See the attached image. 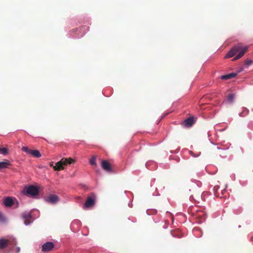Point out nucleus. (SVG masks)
Masks as SVG:
<instances>
[{
    "mask_svg": "<svg viewBox=\"0 0 253 253\" xmlns=\"http://www.w3.org/2000/svg\"><path fill=\"white\" fill-rule=\"evenodd\" d=\"M3 220V217L1 213L0 212V221Z\"/></svg>",
    "mask_w": 253,
    "mask_h": 253,
    "instance_id": "nucleus-21",
    "label": "nucleus"
},
{
    "mask_svg": "<svg viewBox=\"0 0 253 253\" xmlns=\"http://www.w3.org/2000/svg\"><path fill=\"white\" fill-rule=\"evenodd\" d=\"M249 112V110L246 108H243V110L241 113H240L239 115L240 117H244L246 116Z\"/></svg>",
    "mask_w": 253,
    "mask_h": 253,
    "instance_id": "nucleus-16",
    "label": "nucleus"
},
{
    "mask_svg": "<svg viewBox=\"0 0 253 253\" xmlns=\"http://www.w3.org/2000/svg\"><path fill=\"white\" fill-rule=\"evenodd\" d=\"M95 160H96V156H92V158L89 160V164L92 166H96V163L95 162Z\"/></svg>",
    "mask_w": 253,
    "mask_h": 253,
    "instance_id": "nucleus-19",
    "label": "nucleus"
},
{
    "mask_svg": "<svg viewBox=\"0 0 253 253\" xmlns=\"http://www.w3.org/2000/svg\"><path fill=\"white\" fill-rule=\"evenodd\" d=\"M101 167L106 171L110 172L112 170L110 163L107 161H103L102 162Z\"/></svg>",
    "mask_w": 253,
    "mask_h": 253,
    "instance_id": "nucleus-10",
    "label": "nucleus"
},
{
    "mask_svg": "<svg viewBox=\"0 0 253 253\" xmlns=\"http://www.w3.org/2000/svg\"><path fill=\"white\" fill-rule=\"evenodd\" d=\"M238 73H231L227 75H222L220 77V79L223 80H227L237 76Z\"/></svg>",
    "mask_w": 253,
    "mask_h": 253,
    "instance_id": "nucleus-12",
    "label": "nucleus"
},
{
    "mask_svg": "<svg viewBox=\"0 0 253 253\" xmlns=\"http://www.w3.org/2000/svg\"><path fill=\"white\" fill-rule=\"evenodd\" d=\"M196 218L198 219V223H202L206 218V214L202 211H197L195 214Z\"/></svg>",
    "mask_w": 253,
    "mask_h": 253,
    "instance_id": "nucleus-7",
    "label": "nucleus"
},
{
    "mask_svg": "<svg viewBox=\"0 0 253 253\" xmlns=\"http://www.w3.org/2000/svg\"><path fill=\"white\" fill-rule=\"evenodd\" d=\"M59 200L58 197L54 194L50 195L48 197L47 201L51 203V204H55Z\"/></svg>",
    "mask_w": 253,
    "mask_h": 253,
    "instance_id": "nucleus-11",
    "label": "nucleus"
},
{
    "mask_svg": "<svg viewBox=\"0 0 253 253\" xmlns=\"http://www.w3.org/2000/svg\"><path fill=\"white\" fill-rule=\"evenodd\" d=\"M95 205V197H88L86 202L84 204V208H90Z\"/></svg>",
    "mask_w": 253,
    "mask_h": 253,
    "instance_id": "nucleus-6",
    "label": "nucleus"
},
{
    "mask_svg": "<svg viewBox=\"0 0 253 253\" xmlns=\"http://www.w3.org/2000/svg\"><path fill=\"white\" fill-rule=\"evenodd\" d=\"M234 96H235V95L234 94H232V93L229 94L227 97V101L230 103L233 102L234 98Z\"/></svg>",
    "mask_w": 253,
    "mask_h": 253,
    "instance_id": "nucleus-18",
    "label": "nucleus"
},
{
    "mask_svg": "<svg viewBox=\"0 0 253 253\" xmlns=\"http://www.w3.org/2000/svg\"><path fill=\"white\" fill-rule=\"evenodd\" d=\"M54 245L52 242H47L42 246V251L43 252L51 251L54 248Z\"/></svg>",
    "mask_w": 253,
    "mask_h": 253,
    "instance_id": "nucleus-8",
    "label": "nucleus"
},
{
    "mask_svg": "<svg viewBox=\"0 0 253 253\" xmlns=\"http://www.w3.org/2000/svg\"><path fill=\"white\" fill-rule=\"evenodd\" d=\"M248 46H243L240 44L234 46L226 55L225 58H229L234 56L238 53L233 59V61L237 60L241 58L247 51Z\"/></svg>",
    "mask_w": 253,
    "mask_h": 253,
    "instance_id": "nucleus-1",
    "label": "nucleus"
},
{
    "mask_svg": "<svg viewBox=\"0 0 253 253\" xmlns=\"http://www.w3.org/2000/svg\"><path fill=\"white\" fill-rule=\"evenodd\" d=\"M27 195L36 196L39 194V191L38 188L33 185L28 186L24 191Z\"/></svg>",
    "mask_w": 253,
    "mask_h": 253,
    "instance_id": "nucleus-4",
    "label": "nucleus"
},
{
    "mask_svg": "<svg viewBox=\"0 0 253 253\" xmlns=\"http://www.w3.org/2000/svg\"><path fill=\"white\" fill-rule=\"evenodd\" d=\"M22 150L23 151L32 155L33 157L35 158H40L41 156V154L39 151L37 150H31L29 149L27 147H23L22 148Z\"/></svg>",
    "mask_w": 253,
    "mask_h": 253,
    "instance_id": "nucleus-5",
    "label": "nucleus"
},
{
    "mask_svg": "<svg viewBox=\"0 0 253 253\" xmlns=\"http://www.w3.org/2000/svg\"><path fill=\"white\" fill-rule=\"evenodd\" d=\"M3 204L6 207H11L13 204V201L11 198L7 197L4 199Z\"/></svg>",
    "mask_w": 253,
    "mask_h": 253,
    "instance_id": "nucleus-15",
    "label": "nucleus"
},
{
    "mask_svg": "<svg viewBox=\"0 0 253 253\" xmlns=\"http://www.w3.org/2000/svg\"><path fill=\"white\" fill-rule=\"evenodd\" d=\"M194 123V118L193 117H189L186 119L183 123L184 126L187 127L191 126Z\"/></svg>",
    "mask_w": 253,
    "mask_h": 253,
    "instance_id": "nucleus-13",
    "label": "nucleus"
},
{
    "mask_svg": "<svg viewBox=\"0 0 253 253\" xmlns=\"http://www.w3.org/2000/svg\"><path fill=\"white\" fill-rule=\"evenodd\" d=\"M75 162V160L71 157L63 158L55 164L53 169L55 170L60 171L64 169L68 165H71Z\"/></svg>",
    "mask_w": 253,
    "mask_h": 253,
    "instance_id": "nucleus-2",
    "label": "nucleus"
},
{
    "mask_svg": "<svg viewBox=\"0 0 253 253\" xmlns=\"http://www.w3.org/2000/svg\"><path fill=\"white\" fill-rule=\"evenodd\" d=\"M10 166H11V163L8 160L0 162V171H1L3 169L7 168Z\"/></svg>",
    "mask_w": 253,
    "mask_h": 253,
    "instance_id": "nucleus-14",
    "label": "nucleus"
},
{
    "mask_svg": "<svg viewBox=\"0 0 253 253\" xmlns=\"http://www.w3.org/2000/svg\"><path fill=\"white\" fill-rule=\"evenodd\" d=\"M22 217L24 220V223L26 225H29L31 222V215L30 213L25 212L22 214Z\"/></svg>",
    "mask_w": 253,
    "mask_h": 253,
    "instance_id": "nucleus-9",
    "label": "nucleus"
},
{
    "mask_svg": "<svg viewBox=\"0 0 253 253\" xmlns=\"http://www.w3.org/2000/svg\"><path fill=\"white\" fill-rule=\"evenodd\" d=\"M8 149L5 147H0V154H2L4 155H7L8 153Z\"/></svg>",
    "mask_w": 253,
    "mask_h": 253,
    "instance_id": "nucleus-17",
    "label": "nucleus"
},
{
    "mask_svg": "<svg viewBox=\"0 0 253 253\" xmlns=\"http://www.w3.org/2000/svg\"><path fill=\"white\" fill-rule=\"evenodd\" d=\"M16 244V241L13 239H5L3 238L0 239V249H4L8 245L13 246Z\"/></svg>",
    "mask_w": 253,
    "mask_h": 253,
    "instance_id": "nucleus-3",
    "label": "nucleus"
},
{
    "mask_svg": "<svg viewBox=\"0 0 253 253\" xmlns=\"http://www.w3.org/2000/svg\"><path fill=\"white\" fill-rule=\"evenodd\" d=\"M245 65L247 67L253 64V60L247 59L245 61Z\"/></svg>",
    "mask_w": 253,
    "mask_h": 253,
    "instance_id": "nucleus-20",
    "label": "nucleus"
}]
</instances>
